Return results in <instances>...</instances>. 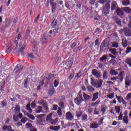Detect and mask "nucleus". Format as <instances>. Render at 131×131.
Instances as JSON below:
<instances>
[{"instance_id":"1","label":"nucleus","mask_w":131,"mask_h":131,"mask_svg":"<svg viewBox=\"0 0 131 131\" xmlns=\"http://www.w3.org/2000/svg\"><path fill=\"white\" fill-rule=\"evenodd\" d=\"M79 93H80V92ZM74 102L76 104H77V105L80 106V105H81V103H82V102H84V99H83V98H82V95L79 93V97L74 99Z\"/></svg>"},{"instance_id":"2","label":"nucleus","mask_w":131,"mask_h":131,"mask_svg":"<svg viewBox=\"0 0 131 131\" xmlns=\"http://www.w3.org/2000/svg\"><path fill=\"white\" fill-rule=\"evenodd\" d=\"M66 119L69 121H72L74 119V116L71 112H68L66 114Z\"/></svg>"},{"instance_id":"3","label":"nucleus","mask_w":131,"mask_h":131,"mask_svg":"<svg viewBox=\"0 0 131 131\" xmlns=\"http://www.w3.org/2000/svg\"><path fill=\"white\" fill-rule=\"evenodd\" d=\"M21 38H22V34L20 32H19L18 33L17 38V39H18V40L17 41V45H19V47H21V46H22V42H23V41H22Z\"/></svg>"},{"instance_id":"4","label":"nucleus","mask_w":131,"mask_h":131,"mask_svg":"<svg viewBox=\"0 0 131 131\" xmlns=\"http://www.w3.org/2000/svg\"><path fill=\"white\" fill-rule=\"evenodd\" d=\"M92 74L93 75H94L96 77H97V78H100L102 76V75H101V73L99 72L97 70L94 69L92 70Z\"/></svg>"},{"instance_id":"5","label":"nucleus","mask_w":131,"mask_h":131,"mask_svg":"<svg viewBox=\"0 0 131 131\" xmlns=\"http://www.w3.org/2000/svg\"><path fill=\"white\" fill-rule=\"evenodd\" d=\"M130 83H131V79H129V77L127 76L126 77V79L125 81V84L126 85L125 88L127 89V88H128V86L130 85Z\"/></svg>"},{"instance_id":"6","label":"nucleus","mask_w":131,"mask_h":131,"mask_svg":"<svg viewBox=\"0 0 131 131\" xmlns=\"http://www.w3.org/2000/svg\"><path fill=\"white\" fill-rule=\"evenodd\" d=\"M99 127V123H98L97 122H91L90 124V128H98Z\"/></svg>"},{"instance_id":"7","label":"nucleus","mask_w":131,"mask_h":131,"mask_svg":"<svg viewBox=\"0 0 131 131\" xmlns=\"http://www.w3.org/2000/svg\"><path fill=\"white\" fill-rule=\"evenodd\" d=\"M54 93L55 89H54V85H53V84H52L49 86V96H53Z\"/></svg>"},{"instance_id":"8","label":"nucleus","mask_w":131,"mask_h":131,"mask_svg":"<svg viewBox=\"0 0 131 131\" xmlns=\"http://www.w3.org/2000/svg\"><path fill=\"white\" fill-rule=\"evenodd\" d=\"M118 6L117 5V3L115 1H113L112 3L111 10L112 11H114L115 10H117Z\"/></svg>"},{"instance_id":"9","label":"nucleus","mask_w":131,"mask_h":131,"mask_svg":"<svg viewBox=\"0 0 131 131\" xmlns=\"http://www.w3.org/2000/svg\"><path fill=\"white\" fill-rule=\"evenodd\" d=\"M102 84H103V80L102 79H99L96 82V84L95 85V88L99 89L102 86Z\"/></svg>"},{"instance_id":"10","label":"nucleus","mask_w":131,"mask_h":131,"mask_svg":"<svg viewBox=\"0 0 131 131\" xmlns=\"http://www.w3.org/2000/svg\"><path fill=\"white\" fill-rule=\"evenodd\" d=\"M116 12L118 16H119L121 18H122V17H123L124 15L123 11H121V10H120L119 8L117 9Z\"/></svg>"},{"instance_id":"11","label":"nucleus","mask_w":131,"mask_h":131,"mask_svg":"<svg viewBox=\"0 0 131 131\" xmlns=\"http://www.w3.org/2000/svg\"><path fill=\"white\" fill-rule=\"evenodd\" d=\"M124 31L125 36H131V32L130 30H129V29L125 28L124 29Z\"/></svg>"},{"instance_id":"12","label":"nucleus","mask_w":131,"mask_h":131,"mask_svg":"<svg viewBox=\"0 0 131 131\" xmlns=\"http://www.w3.org/2000/svg\"><path fill=\"white\" fill-rule=\"evenodd\" d=\"M122 45L123 48H126V47H127L128 43L126 38L122 39Z\"/></svg>"},{"instance_id":"13","label":"nucleus","mask_w":131,"mask_h":131,"mask_svg":"<svg viewBox=\"0 0 131 131\" xmlns=\"http://www.w3.org/2000/svg\"><path fill=\"white\" fill-rule=\"evenodd\" d=\"M109 51L111 52V54H112V55H113L114 56H117V55H118V53H117L116 49L115 48H110L109 49Z\"/></svg>"},{"instance_id":"14","label":"nucleus","mask_w":131,"mask_h":131,"mask_svg":"<svg viewBox=\"0 0 131 131\" xmlns=\"http://www.w3.org/2000/svg\"><path fill=\"white\" fill-rule=\"evenodd\" d=\"M106 47H108V42L105 41H103L100 46V50L102 51L104 48H106Z\"/></svg>"},{"instance_id":"15","label":"nucleus","mask_w":131,"mask_h":131,"mask_svg":"<svg viewBox=\"0 0 131 131\" xmlns=\"http://www.w3.org/2000/svg\"><path fill=\"white\" fill-rule=\"evenodd\" d=\"M4 130H8V131H14V129H12V127L10 125H4L3 126Z\"/></svg>"},{"instance_id":"16","label":"nucleus","mask_w":131,"mask_h":131,"mask_svg":"<svg viewBox=\"0 0 131 131\" xmlns=\"http://www.w3.org/2000/svg\"><path fill=\"white\" fill-rule=\"evenodd\" d=\"M99 98V93L97 92L93 94V97L92 98V102H95L96 100H98Z\"/></svg>"},{"instance_id":"17","label":"nucleus","mask_w":131,"mask_h":131,"mask_svg":"<svg viewBox=\"0 0 131 131\" xmlns=\"http://www.w3.org/2000/svg\"><path fill=\"white\" fill-rule=\"evenodd\" d=\"M50 129H51V130L58 131L60 129V126H51Z\"/></svg>"},{"instance_id":"18","label":"nucleus","mask_w":131,"mask_h":131,"mask_svg":"<svg viewBox=\"0 0 131 131\" xmlns=\"http://www.w3.org/2000/svg\"><path fill=\"white\" fill-rule=\"evenodd\" d=\"M122 3L123 6H125V7H126L127 6H129L130 2L129 1V0H123Z\"/></svg>"},{"instance_id":"19","label":"nucleus","mask_w":131,"mask_h":131,"mask_svg":"<svg viewBox=\"0 0 131 131\" xmlns=\"http://www.w3.org/2000/svg\"><path fill=\"white\" fill-rule=\"evenodd\" d=\"M124 75V71H121L120 72L118 76L120 81H122L123 80V76Z\"/></svg>"},{"instance_id":"20","label":"nucleus","mask_w":131,"mask_h":131,"mask_svg":"<svg viewBox=\"0 0 131 131\" xmlns=\"http://www.w3.org/2000/svg\"><path fill=\"white\" fill-rule=\"evenodd\" d=\"M114 20H115L116 23L118 24V25H121V20L116 16H114L113 17Z\"/></svg>"},{"instance_id":"21","label":"nucleus","mask_w":131,"mask_h":131,"mask_svg":"<svg viewBox=\"0 0 131 131\" xmlns=\"http://www.w3.org/2000/svg\"><path fill=\"white\" fill-rule=\"evenodd\" d=\"M83 97L85 101H89V100H91V99H92V97H91V96H90L85 93H84L83 94Z\"/></svg>"},{"instance_id":"22","label":"nucleus","mask_w":131,"mask_h":131,"mask_svg":"<svg viewBox=\"0 0 131 131\" xmlns=\"http://www.w3.org/2000/svg\"><path fill=\"white\" fill-rule=\"evenodd\" d=\"M52 115H53V113H51L49 115H48L46 118V120L48 122H50V121H52V120L53 119L52 118Z\"/></svg>"},{"instance_id":"23","label":"nucleus","mask_w":131,"mask_h":131,"mask_svg":"<svg viewBox=\"0 0 131 131\" xmlns=\"http://www.w3.org/2000/svg\"><path fill=\"white\" fill-rule=\"evenodd\" d=\"M41 112L43 113V111H42V107L41 106H38L36 110V113H40Z\"/></svg>"},{"instance_id":"24","label":"nucleus","mask_w":131,"mask_h":131,"mask_svg":"<svg viewBox=\"0 0 131 131\" xmlns=\"http://www.w3.org/2000/svg\"><path fill=\"white\" fill-rule=\"evenodd\" d=\"M86 89L89 92H90V93H93V92H95V89L92 86H87Z\"/></svg>"},{"instance_id":"25","label":"nucleus","mask_w":131,"mask_h":131,"mask_svg":"<svg viewBox=\"0 0 131 131\" xmlns=\"http://www.w3.org/2000/svg\"><path fill=\"white\" fill-rule=\"evenodd\" d=\"M26 115L27 117L30 118V119H31V120H34V119H35V117H34L33 115H31L29 113H27Z\"/></svg>"},{"instance_id":"26","label":"nucleus","mask_w":131,"mask_h":131,"mask_svg":"<svg viewBox=\"0 0 131 131\" xmlns=\"http://www.w3.org/2000/svg\"><path fill=\"white\" fill-rule=\"evenodd\" d=\"M107 98L108 99H113L114 98V93H109L107 95H106Z\"/></svg>"},{"instance_id":"27","label":"nucleus","mask_w":131,"mask_h":131,"mask_svg":"<svg viewBox=\"0 0 131 131\" xmlns=\"http://www.w3.org/2000/svg\"><path fill=\"white\" fill-rule=\"evenodd\" d=\"M54 1L55 0H50V4L51 7H52V11L55 10V7H56V4H55V2H54Z\"/></svg>"},{"instance_id":"28","label":"nucleus","mask_w":131,"mask_h":131,"mask_svg":"<svg viewBox=\"0 0 131 131\" xmlns=\"http://www.w3.org/2000/svg\"><path fill=\"white\" fill-rule=\"evenodd\" d=\"M110 74L111 75H117L118 74V72L113 69L111 70Z\"/></svg>"},{"instance_id":"29","label":"nucleus","mask_w":131,"mask_h":131,"mask_svg":"<svg viewBox=\"0 0 131 131\" xmlns=\"http://www.w3.org/2000/svg\"><path fill=\"white\" fill-rule=\"evenodd\" d=\"M36 123L38 124V125H42V124H43V121L42 120V119H39L37 120Z\"/></svg>"},{"instance_id":"30","label":"nucleus","mask_w":131,"mask_h":131,"mask_svg":"<svg viewBox=\"0 0 131 131\" xmlns=\"http://www.w3.org/2000/svg\"><path fill=\"white\" fill-rule=\"evenodd\" d=\"M38 104H39L40 105H42V106H45V105H46L47 103L46 102V101L43 100H41L38 101Z\"/></svg>"},{"instance_id":"31","label":"nucleus","mask_w":131,"mask_h":131,"mask_svg":"<svg viewBox=\"0 0 131 131\" xmlns=\"http://www.w3.org/2000/svg\"><path fill=\"white\" fill-rule=\"evenodd\" d=\"M109 9H106V8H103V13L104 15V16H106V15H108L109 14Z\"/></svg>"},{"instance_id":"32","label":"nucleus","mask_w":131,"mask_h":131,"mask_svg":"<svg viewBox=\"0 0 131 131\" xmlns=\"http://www.w3.org/2000/svg\"><path fill=\"white\" fill-rule=\"evenodd\" d=\"M26 109L29 111V113H32V109H31V107H30V104H28L26 105Z\"/></svg>"},{"instance_id":"33","label":"nucleus","mask_w":131,"mask_h":131,"mask_svg":"<svg viewBox=\"0 0 131 131\" xmlns=\"http://www.w3.org/2000/svg\"><path fill=\"white\" fill-rule=\"evenodd\" d=\"M124 11L127 14H129L131 12V9L129 7H125L124 8Z\"/></svg>"},{"instance_id":"34","label":"nucleus","mask_w":131,"mask_h":131,"mask_svg":"<svg viewBox=\"0 0 131 131\" xmlns=\"http://www.w3.org/2000/svg\"><path fill=\"white\" fill-rule=\"evenodd\" d=\"M45 82L43 80L40 82L39 84L37 86V90H41V87L43 85Z\"/></svg>"},{"instance_id":"35","label":"nucleus","mask_w":131,"mask_h":131,"mask_svg":"<svg viewBox=\"0 0 131 131\" xmlns=\"http://www.w3.org/2000/svg\"><path fill=\"white\" fill-rule=\"evenodd\" d=\"M125 63L129 65V67H131V59L130 58H126L125 60Z\"/></svg>"},{"instance_id":"36","label":"nucleus","mask_w":131,"mask_h":131,"mask_svg":"<svg viewBox=\"0 0 131 131\" xmlns=\"http://www.w3.org/2000/svg\"><path fill=\"white\" fill-rule=\"evenodd\" d=\"M57 113L60 117L62 116V108H61V107H58Z\"/></svg>"},{"instance_id":"37","label":"nucleus","mask_w":131,"mask_h":131,"mask_svg":"<svg viewBox=\"0 0 131 131\" xmlns=\"http://www.w3.org/2000/svg\"><path fill=\"white\" fill-rule=\"evenodd\" d=\"M107 60V55H103L101 57H100V61H106Z\"/></svg>"},{"instance_id":"38","label":"nucleus","mask_w":131,"mask_h":131,"mask_svg":"<svg viewBox=\"0 0 131 131\" xmlns=\"http://www.w3.org/2000/svg\"><path fill=\"white\" fill-rule=\"evenodd\" d=\"M58 122V119L56 118L54 120L53 119L51 120V121L50 122L51 124H56V123Z\"/></svg>"},{"instance_id":"39","label":"nucleus","mask_w":131,"mask_h":131,"mask_svg":"<svg viewBox=\"0 0 131 131\" xmlns=\"http://www.w3.org/2000/svg\"><path fill=\"white\" fill-rule=\"evenodd\" d=\"M43 107L44 108V110H45V113H48L49 112V107H48V104H45L43 106Z\"/></svg>"},{"instance_id":"40","label":"nucleus","mask_w":131,"mask_h":131,"mask_svg":"<svg viewBox=\"0 0 131 131\" xmlns=\"http://www.w3.org/2000/svg\"><path fill=\"white\" fill-rule=\"evenodd\" d=\"M115 109L116 110V112H117L118 114L120 113V106H115Z\"/></svg>"},{"instance_id":"41","label":"nucleus","mask_w":131,"mask_h":131,"mask_svg":"<svg viewBox=\"0 0 131 131\" xmlns=\"http://www.w3.org/2000/svg\"><path fill=\"white\" fill-rule=\"evenodd\" d=\"M99 112H100V109L98 108H95L94 109V114L95 115H99Z\"/></svg>"},{"instance_id":"42","label":"nucleus","mask_w":131,"mask_h":131,"mask_svg":"<svg viewBox=\"0 0 131 131\" xmlns=\"http://www.w3.org/2000/svg\"><path fill=\"white\" fill-rule=\"evenodd\" d=\"M60 30H61V28L59 27H56L55 29H54V33H58V32H60Z\"/></svg>"},{"instance_id":"43","label":"nucleus","mask_w":131,"mask_h":131,"mask_svg":"<svg viewBox=\"0 0 131 131\" xmlns=\"http://www.w3.org/2000/svg\"><path fill=\"white\" fill-rule=\"evenodd\" d=\"M45 116H46V114H40L38 116H36V117L38 119H42V117H45Z\"/></svg>"},{"instance_id":"44","label":"nucleus","mask_w":131,"mask_h":131,"mask_svg":"<svg viewBox=\"0 0 131 131\" xmlns=\"http://www.w3.org/2000/svg\"><path fill=\"white\" fill-rule=\"evenodd\" d=\"M123 120L125 123H128V118H127V116H124L123 118Z\"/></svg>"},{"instance_id":"45","label":"nucleus","mask_w":131,"mask_h":131,"mask_svg":"<svg viewBox=\"0 0 131 131\" xmlns=\"http://www.w3.org/2000/svg\"><path fill=\"white\" fill-rule=\"evenodd\" d=\"M88 119V115L84 114L82 115V120H86Z\"/></svg>"},{"instance_id":"46","label":"nucleus","mask_w":131,"mask_h":131,"mask_svg":"<svg viewBox=\"0 0 131 131\" xmlns=\"http://www.w3.org/2000/svg\"><path fill=\"white\" fill-rule=\"evenodd\" d=\"M57 21H56V20H53L51 24L52 27H53V28H55V27L57 26Z\"/></svg>"},{"instance_id":"47","label":"nucleus","mask_w":131,"mask_h":131,"mask_svg":"<svg viewBox=\"0 0 131 131\" xmlns=\"http://www.w3.org/2000/svg\"><path fill=\"white\" fill-rule=\"evenodd\" d=\"M58 105L60 107V108H61V109H63V108H64V102L63 101H60Z\"/></svg>"},{"instance_id":"48","label":"nucleus","mask_w":131,"mask_h":131,"mask_svg":"<svg viewBox=\"0 0 131 131\" xmlns=\"http://www.w3.org/2000/svg\"><path fill=\"white\" fill-rule=\"evenodd\" d=\"M26 126H27V128H32L33 126H32V124H31L30 123H27L26 124Z\"/></svg>"},{"instance_id":"49","label":"nucleus","mask_w":131,"mask_h":131,"mask_svg":"<svg viewBox=\"0 0 131 131\" xmlns=\"http://www.w3.org/2000/svg\"><path fill=\"white\" fill-rule=\"evenodd\" d=\"M113 48H118V43L114 42L112 43Z\"/></svg>"},{"instance_id":"50","label":"nucleus","mask_w":131,"mask_h":131,"mask_svg":"<svg viewBox=\"0 0 131 131\" xmlns=\"http://www.w3.org/2000/svg\"><path fill=\"white\" fill-rule=\"evenodd\" d=\"M96 82L95 81V80L93 79V78H91V84L92 85V86H94L96 85Z\"/></svg>"},{"instance_id":"51","label":"nucleus","mask_w":131,"mask_h":131,"mask_svg":"<svg viewBox=\"0 0 131 131\" xmlns=\"http://www.w3.org/2000/svg\"><path fill=\"white\" fill-rule=\"evenodd\" d=\"M1 105V106H2L3 108H4V107L7 106V102H6L5 101H2Z\"/></svg>"},{"instance_id":"52","label":"nucleus","mask_w":131,"mask_h":131,"mask_svg":"<svg viewBox=\"0 0 131 131\" xmlns=\"http://www.w3.org/2000/svg\"><path fill=\"white\" fill-rule=\"evenodd\" d=\"M99 104H100V101H96L95 103H92L91 106L96 107L97 105H99Z\"/></svg>"},{"instance_id":"53","label":"nucleus","mask_w":131,"mask_h":131,"mask_svg":"<svg viewBox=\"0 0 131 131\" xmlns=\"http://www.w3.org/2000/svg\"><path fill=\"white\" fill-rule=\"evenodd\" d=\"M125 53H126V54H129V53H131V47H128L126 48V50L125 51Z\"/></svg>"},{"instance_id":"54","label":"nucleus","mask_w":131,"mask_h":131,"mask_svg":"<svg viewBox=\"0 0 131 131\" xmlns=\"http://www.w3.org/2000/svg\"><path fill=\"white\" fill-rule=\"evenodd\" d=\"M116 97L118 102L119 103H121V101H122V98H121V96H118L117 95H116Z\"/></svg>"},{"instance_id":"55","label":"nucleus","mask_w":131,"mask_h":131,"mask_svg":"<svg viewBox=\"0 0 131 131\" xmlns=\"http://www.w3.org/2000/svg\"><path fill=\"white\" fill-rule=\"evenodd\" d=\"M105 9L106 10H110V4L108 3H106L105 4V7H104Z\"/></svg>"},{"instance_id":"56","label":"nucleus","mask_w":131,"mask_h":131,"mask_svg":"<svg viewBox=\"0 0 131 131\" xmlns=\"http://www.w3.org/2000/svg\"><path fill=\"white\" fill-rule=\"evenodd\" d=\"M107 75H108V73H107V71H105L103 72V78H105V79H106Z\"/></svg>"},{"instance_id":"57","label":"nucleus","mask_w":131,"mask_h":131,"mask_svg":"<svg viewBox=\"0 0 131 131\" xmlns=\"http://www.w3.org/2000/svg\"><path fill=\"white\" fill-rule=\"evenodd\" d=\"M107 109V107L106 106H102L101 107V112H102L103 114L106 112V110Z\"/></svg>"},{"instance_id":"58","label":"nucleus","mask_w":131,"mask_h":131,"mask_svg":"<svg viewBox=\"0 0 131 131\" xmlns=\"http://www.w3.org/2000/svg\"><path fill=\"white\" fill-rule=\"evenodd\" d=\"M130 99H131V93H129V94L127 95V96H126V100L127 101H129V100H130Z\"/></svg>"},{"instance_id":"59","label":"nucleus","mask_w":131,"mask_h":131,"mask_svg":"<svg viewBox=\"0 0 131 131\" xmlns=\"http://www.w3.org/2000/svg\"><path fill=\"white\" fill-rule=\"evenodd\" d=\"M82 115V113L81 112H76V116L77 117H80Z\"/></svg>"},{"instance_id":"60","label":"nucleus","mask_w":131,"mask_h":131,"mask_svg":"<svg viewBox=\"0 0 131 131\" xmlns=\"http://www.w3.org/2000/svg\"><path fill=\"white\" fill-rule=\"evenodd\" d=\"M36 106V103H35V101H33L31 104V107L32 108H35V106Z\"/></svg>"},{"instance_id":"61","label":"nucleus","mask_w":131,"mask_h":131,"mask_svg":"<svg viewBox=\"0 0 131 131\" xmlns=\"http://www.w3.org/2000/svg\"><path fill=\"white\" fill-rule=\"evenodd\" d=\"M54 85L55 88H57L58 86V85H59V82L58 81H57L56 80H55L54 81Z\"/></svg>"},{"instance_id":"62","label":"nucleus","mask_w":131,"mask_h":131,"mask_svg":"<svg viewBox=\"0 0 131 131\" xmlns=\"http://www.w3.org/2000/svg\"><path fill=\"white\" fill-rule=\"evenodd\" d=\"M52 110H54V111H56V110H58V105L57 104H54Z\"/></svg>"},{"instance_id":"63","label":"nucleus","mask_w":131,"mask_h":131,"mask_svg":"<svg viewBox=\"0 0 131 131\" xmlns=\"http://www.w3.org/2000/svg\"><path fill=\"white\" fill-rule=\"evenodd\" d=\"M54 74H51L48 76V78L49 79H54Z\"/></svg>"},{"instance_id":"64","label":"nucleus","mask_w":131,"mask_h":131,"mask_svg":"<svg viewBox=\"0 0 131 131\" xmlns=\"http://www.w3.org/2000/svg\"><path fill=\"white\" fill-rule=\"evenodd\" d=\"M93 108L89 107V108H88V112H89V113H93Z\"/></svg>"}]
</instances>
